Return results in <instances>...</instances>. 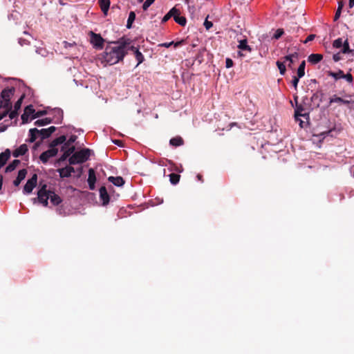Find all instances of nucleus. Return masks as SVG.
Masks as SVG:
<instances>
[{
    "mask_svg": "<svg viewBox=\"0 0 354 354\" xmlns=\"http://www.w3.org/2000/svg\"><path fill=\"white\" fill-rule=\"evenodd\" d=\"M98 3L102 12L106 15L110 7V0H99Z\"/></svg>",
    "mask_w": 354,
    "mask_h": 354,
    "instance_id": "obj_22",
    "label": "nucleus"
},
{
    "mask_svg": "<svg viewBox=\"0 0 354 354\" xmlns=\"http://www.w3.org/2000/svg\"><path fill=\"white\" fill-rule=\"evenodd\" d=\"M341 53L344 54L350 53L354 56V50L350 49L348 41L347 39L344 41Z\"/></svg>",
    "mask_w": 354,
    "mask_h": 354,
    "instance_id": "obj_27",
    "label": "nucleus"
},
{
    "mask_svg": "<svg viewBox=\"0 0 354 354\" xmlns=\"http://www.w3.org/2000/svg\"><path fill=\"white\" fill-rule=\"evenodd\" d=\"M326 73L328 76L333 77L335 81L343 79L344 71L341 69H339L336 72L328 71Z\"/></svg>",
    "mask_w": 354,
    "mask_h": 354,
    "instance_id": "obj_18",
    "label": "nucleus"
},
{
    "mask_svg": "<svg viewBox=\"0 0 354 354\" xmlns=\"http://www.w3.org/2000/svg\"><path fill=\"white\" fill-rule=\"evenodd\" d=\"M24 96H21L15 104L14 110L19 111L21 106Z\"/></svg>",
    "mask_w": 354,
    "mask_h": 354,
    "instance_id": "obj_41",
    "label": "nucleus"
},
{
    "mask_svg": "<svg viewBox=\"0 0 354 354\" xmlns=\"http://www.w3.org/2000/svg\"><path fill=\"white\" fill-rule=\"evenodd\" d=\"M66 140V137L65 136H61L55 139H54L50 144L49 145L50 148H56V147L59 145L64 143Z\"/></svg>",
    "mask_w": 354,
    "mask_h": 354,
    "instance_id": "obj_24",
    "label": "nucleus"
},
{
    "mask_svg": "<svg viewBox=\"0 0 354 354\" xmlns=\"http://www.w3.org/2000/svg\"><path fill=\"white\" fill-rule=\"evenodd\" d=\"M174 21L182 26H185L187 23L186 18L183 16H175Z\"/></svg>",
    "mask_w": 354,
    "mask_h": 354,
    "instance_id": "obj_37",
    "label": "nucleus"
},
{
    "mask_svg": "<svg viewBox=\"0 0 354 354\" xmlns=\"http://www.w3.org/2000/svg\"><path fill=\"white\" fill-rule=\"evenodd\" d=\"M343 79H345L348 83H352L353 80V76L350 73H348L346 74L344 73Z\"/></svg>",
    "mask_w": 354,
    "mask_h": 354,
    "instance_id": "obj_45",
    "label": "nucleus"
},
{
    "mask_svg": "<svg viewBox=\"0 0 354 354\" xmlns=\"http://www.w3.org/2000/svg\"><path fill=\"white\" fill-rule=\"evenodd\" d=\"M173 44H174V41H171V42H169V43H163V44H160V46H161L166 47V48H168V47H169L170 46H171Z\"/></svg>",
    "mask_w": 354,
    "mask_h": 354,
    "instance_id": "obj_55",
    "label": "nucleus"
},
{
    "mask_svg": "<svg viewBox=\"0 0 354 354\" xmlns=\"http://www.w3.org/2000/svg\"><path fill=\"white\" fill-rule=\"evenodd\" d=\"M348 6L350 8L354 6V0H349Z\"/></svg>",
    "mask_w": 354,
    "mask_h": 354,
    "instance_id": "obj_58",
    "label": "nucleus"
},
{
    "mask_svg": "<svg viewBox=\"0 0 354 354\" xmlns=\"http://www.w3.org/2000/svg\"><path fill=\"white\" fill-rule=\"evenodd\" d=\"M297 99L298 97L297 95L294 96V100L296 102L295 118L296 121L299 122L300 127L303 128L304 127L305 122L301 119V117L304 118L308 122L309 119V111L304 104L297 103Z\"/></svg>",
    "mask_w": 354,
    "mask_h": 354,
    "instance_id": "obj_3",
    "label": "nucleus"
},
{
    "mask_svg": "<svg viewBox=\"0 0 354 354\" xmlns=\"http://www.w3.org/2000/svg\"><path fill=\"white\" fill-rule=\"evenodd\" d=\"M344 6V3L342 1H338V7H337V9L336 10V12H335V15L334 17L335 21H337L339 18L341 13H342V10Z\"/></svg>",
    "mask_w": 354,
    "mask_h": 354,
    "instance_id": "obj_32",
    "label": "nucleus"
},
{
    "mask_svg": "<svg viewBox=\"0 0 354 354\" xmlns=\"http://www.w3.org/2000/svg\"><path fill=\"white\" fill-rule=\"evenodd\" d=\"M113 142L118 146H120L122 144V141L119 140H113Z\"/></svg>",
    "mask_w": 354,
    "mask_h": 354,
    "instance_id": "obj_59",
    "label": "nucleus"
},
{
    "mask_svg": "<svg viewBox=\"0 0 354 354\" xmlns=\"http://www.w3.org/2000/svg\"><path fill=\"white\" fill-rule=\"evenodd\" d=\"M169 143L174 147H179L183 145V140L181 137L177 136L170 140Z\"/></svg>",
    "mask_w": 354,
    "mask_h": 354,
    "instance_id": "obj_29",
    "label": "nucleus"
},
{
    "mask_svg": "<svg viewBox=\"0 0 354 354\" xmlns=\"http://www.w3.org/2000/svg\"><path fill=\"white\" fill-rule=\"evenodd\" d=\"M135 19H136V14H135V12L133 11L130 12L129 15L128 19H127V28H131L132 24L135 21Z\"/></svg>",
    "mask_w": 354,
    "mask_h": 354,
    "instance_id": "obj_35",
    "label": "nucleus"
},
{
    "mask_svg": "<svg viewBox=\"0 0 354 354\" xmlns=\"http://www.w3.org/2000/svg\"><path fill=\"white\" fill-rule=\"evenodd\" d=\"M28 151V147L26 145L24 144L16 149L13 153L12 156L15 158L19 157L21 156L24 155Z\"/></svg>",
    "mask_w": 354,
    "mask_h": 354,
    "instance_id": "obj_14",
    "label": "nucleus"
},
{
    "mask_svg": "<svg viewBox=\"0 0 354 354\" xmlns=\"http://www.w3.org/2000/svg\"><path fill=\"white\" fill-rule=\"evenodd\" d=\"M88 183L89 186V189L91 190H93L95 189V183L96 181V177L95 171L93 169H89L88 170Z\"/></svg>",
    "mask_w": 354,
    "mask_h": 354,
    "instance_id": "obj_12",
    "label": "nucleus"
},
{
    "mask_svg": "<svg viewBox=\"0 0 354 354\" xmlns=\"http://www.w3.org/2000/svg\"><path fill=\"white\" fill-rule=\"evenodd\" d=\"M20 163L19 160H14L6 168V172H11L15 169L17 165Z\"/></svg>",
    "mask_w": 354,
    "mask_h": 354,
    "instance_id": "obj_31",
    "label": "nucleus"
},
{
    "mask_svg": "<svg viewBox=\"0 0 354 354\" xmlns=\"http://www.w3.org/2000/svg\"><path fill=\"white\" fill-rule=\"evenodd\" d=\"M129 49H131L133 51H134L136 59L138 61L137 66H138L139 64L142 63L143 61H144V56L142 54V53L138 49L135 48L134 46H129Z\"/></svg>",
    "mask_w": 354,
    "mask_h": 354,
    "instance_id": "obj_23",
    "label": "nucleus"
},
{
    "mask_svg": "<svg viewBox=\"0 0 354 354\" xmlns=\"http://www.w3.org/2000/svg\"><path fill=\"white\" fill-rule=\"evenodd\" d=\"M100 197L102 202L103 205H106L109 202V195L107 193L106 189L105 187H102L100 189Z\"/></svg>",
    "mask_w": 354,
    "mask_h": 354,
    "instance_id": "obj_13",
    "label": "nucleus"
},
{
    "mask_svg": "<svg viewBox=\"0 0 354 354\" xmlns=\"http://www.w3.org/2000/svg\"><path fill=\"white\" fill-rule=\"evenodd\" d=\"M90 156V149H83L74 153L68 159L70 165H76L86 161Z\"/></svg>",
    "mask_w": 354,
    "mask_h": 354,
    "instance_id": "obj_4",
    "label": "nucleus"
},
{
    "mask_svg": "<svg viewBox=\"0 0 354 354\" xmlns=\"http://www.w3.org/2000/svg\"><path fill=\"white\" fill-rule=\"evenodd\" d=\"M7 127H8V125L4 124L3 123L0 124V133L5 131L6 130Z\"/></svg>",
    "mask_w": 354,
    "mask_h": 354,
    "instance_id": "obj_54",
    "label": "nucleus"
},
{
    "mask_svg": "<svg viewBox=\"0 0 354 354\" xmlns=\"http://www.w3.org/2000/svg\"><path fill=\"white\" fill-rule=\"evenodd\" d=\"M283 34V30L282 29H278L276 32L274 33L273 37L276 39H278L281 37V35Z\"/></svg>",
    "mask_w": 354,
    "mask_h": 354,
    "instance_id": "obj_47",
    "label": "nucleus"
},
{
    "mask_svg": "<svg viewBox=\"0 0 354 354\" xmlns=\"http://www.w3.org/2000/svg\"><path fill=\"white\" fill-rule=\"evenodd\" d=\"M239 55L241 57L243 56V54L241 51L239 52Z\"/></svg>",
    "mask_w": 354,
    "mask_h": 354,
    "instance_id": "obj_63",
    "label": "nucleus"
},
{
    "mask_svg": "<svg viewBox=\"0 0 354 354\" xmlns=\"http://www.w3.org/2000/svg\"><path fill=\"white\" fill-rule=\"evenodd\" d=\"M315 37V35H310L307 37V38L306 39V40L304 41V44H306L309 41H313Z\"/></svg>",
    "mask_w": 354,
    "mask_h": 354,
    "instance_id": "obj_51",
    "label": "nucleus"
},
{
    "mask_svg": "<svg viewBox=\"0 0 354 354\" xmlns=\"http://www.w3.org/2000/svg\"><path fill=\"white\" fill-rule=\"evenodd\" d=\"M169 13L171 15V17H174V19H175V16L180 15V12L179 10L176 9L175 7L172 8L169 11Z\"/></svg>",
    "mask_w": 354,
    "mask_h": 354,
    "instance_id": "obj_40",
    "label": "nucleus"
},
{
    "mask_svg": "<svg viewBox=\"0 0 354 354\" xmlns=\"http://www.w3.org/2000/svg\"><path fill=\"white\" fill-rule=\"evenodd\" d=\"M37 183V175L34 174L32 177L28 180L26 185H24L23 192L25 194H30L33 189L36 187Z\"/></svg>",
    "mask_w": 354,
    "mask_h": 354,
    "instance_id": "obj_7",
    "label": "nucleus"
},
{
    "mask_svg": "<svg viewBox=\"0 0 354 354\" xmlns=\"http://www.w3.org/2000/svg\"><path fill=\"white\" fill-rule=\"evenodd\" d=\"M155 1V0H146L145 1V3H143L142 5V9L144 10H147L148 9V8L153 3V2Z\"/></svg>",
    "mask_w": 354,
    "mask_h": 354,
    "instance_id": "obj_43",
    "label": "nucleus"
},
{
    "mask_svg": "<svg viewBox=\"0 0 354 354\" xmlns=\"http://www.w3.org/2000/svg\"><path fill=\"white\" fill-rule=\"evenodd\" d=\"M343 44H344V42L342 41V39L338 38V39L334 40V41L333 43V46L335 48H339L342 47Z\"/></svg>",
    "mask_w": 354,
    "mask_h": 354,
    "instance_id": "obj_39",
    "label": "nucleus"
},
{
    "mask_svg": "<svg viewBox=\"0 0 354 354\" xmlns=\"http://www.w3.org/2000/svg\"><path fill=\"white\" fill-rule=\"evenodd\" d=\"M27 174V171L25 169H21L18 172L17 178L14 180L13 184L15 186H19L21 182L24 180Z\"/></svg>",
    "mask_w": 354,
    "mask_h": 354,
    "instance_id": "obj_15",
    "label": "nucleus"
},
{
    "mask_svg": "<svg viewBox=\"0 0 354 354\" xmlns=\"http://www.w3.org/2000/svg\"><path fill=\"white\" fill-rule=\"evenodd\" d=\"M55 130L56 128L54 126H51L48 129L39 130L38 135L41 137V140H44L50 136Z\"/></svg>",
    "mask_w": 354,
    "mask_h": 354,
    "instance_id": "obj_11",
    "label": "nucleus"
},
{
    "mask_svg": "<svg viewBox=\"0 0 354 354\" xmlns=\"http://www.w3.org/2000/svg\"><path fill=\"white\" fill-rule=\"evenodd\" d=\"M238 48L242 50H247L250 52L251 48L248 45V42L246 39H243L239 41L238 45Z\"/></svg>",
    "mask_w": 354,
    "mask_h": 354,
    "instance_id": "obj_30",
    "label": "nucleus"
},
{
    "mask_svg": "<svg viewBox=\"0 0 354 354\" xmlns=\"http://www.w3.org/2000/svg\"><path fill=\"white\" fill-rule=\"evenodd\" d=\"M213 26V24L212 21H209L207 20V17L204 21V26L205 27L206 30H209Z\"/></svg>",
    "mask_w": 354,
    "mask_h": 354,
    "instance_id": "obj_48",
    "label": "nucleus"
},
{
    "mask_svg": "<svg viewBox=\"0 0 354 354\" xmlns=\"http://www.w3.org/2000/svg\"><path fill=\"white\" fill-rule=\"evenodd\" d=\"M225 66L227 68L232 67L233 66V61L230 58H227L226 61H225Z\"/></svg>",
    "mask_w": 354,
    "mask_h": 354,
    "instance_id": "obj_49",
    "label": "nucleus"
},
{
    "mask_svg": "<svg viewBox=\"0 0 354 354\" xmlns=\"http://www.w3.org/2000/svg\"><path fill=\"white\" fill-rule=\"evenodd\" d=\"M109 181L112 183L114 185L120 187L124 184V180L121 176H110L108 178Z\"/></svg>",
    "mask_w": 354,
    "mask_h": 354,
    "instance_id": "obj_20",
    "label": "nucleus"
},
{
    "mask_svg": "<svg viewBox=\"0 0 354 354\" xmlns=\"http://www.w3.org/2000/svg\"><path fill=\"white\" fill-rule=\"evenodd\" d=\"M333 60H334L335 62H337L339 61V60L342 59V57H341V52L337 53H336V54L333 55Z\"/></svg>",
    "mask_w": 354,
    "mask_h": 354,
    "instance_id": "obj_50",
    "label": "nucleus"
},
{
    "mask_svg": "<svg viewBox=\"0 0 354 354\" xmlns=\"http://www.w3.org/2000/svg\"><path fill=\"white\" fill-rule=\"evenodd\" d=\"M169 181L172 185H176L179 180L180 176L177 174L172 173L169 176Z\"/></svg>",
    "mask_w": 354,
    "mask_h": 354,
    "instance_id": "obj_36",
    "label": "nucleus"
},
{
    "mask_svg": "<svg viewBox=\"0 0 354 354\" xmlns=\"http://www.w3.org/2000/svg\"><path fill=\"white\" fill-rule=\"evenodd\" d=\"M69 141H70V142H74V141H75V139H74V138H71V139L69 140Z\"/></svg>",
    "mask_w": 354,
    "mask_h": 354,
    "instance_id": "obj_64",
    "label": "nucleus"
},
{
    "mask_svg": "<svg viewBox=\"0 0 354 354\" xmlns=\"http://www.w3.org/2000/svg\"><path fill=\"white\" fill-rule=\"evenodd\" d=\"M323 59V56L321 54H311L308 57V61L313 64H316L319 63Z\"/></svg>",
    "mask_w": 354,
    "mask_h": 354,
    "instance_id": "obj_25",
    "label": "nucleus"
},
{
    "mask_svg": "<svg viewBox=\"0 0 354 354\" xmlns=\"http://www.w3.org/2000/svg\"><path fill=\"white\" fill-rule=\"evenodd\" d=\"M35 113V109L32 105L27 106L24 111V113L21 115V120L24 124L27 123L29 120V117L30 115H33Z\"/></svg>",
    "mask_w": 354,
    "mask_h": 354,
    "instance_id": "obj_9",
    "label": "nucleus"
},
{
    "mask_svg": "<svg viewBox=\"0 0 354 354\" xmlns=\"http://www.w3.org/2000/svg\"><path fill=\"white\" fill-rule=\"evenodd\" d=\"M75 151V147L72 146L69 147L68 149H66L64 153L61 156V157L59 158V162H63L67 159Z\"/></svg>",
    "mask_w": 354,
    "mask_h": 354,
    "instance_id": "obj_26",
    "label": "nucleus"
},
{
    "mask_svg": "<svg viewBox=\"0 0 354 354\" xmlns=\"http://www.w3.org/2000/svg\"><path fill=\"white\" fill-rule=\"evenodd\" d=\"M46 111H39L37 112L35 111V113L32 116L31 119L33 120V119L41 117V116H43L44 115H46Z\"/></svg>",
    "mask_w": 354,
    "mask_h": 354,
    "instance_id": "obj_42",
    "label": "nucleus"
},
{
    "mask_svg": "<svg viewBox=\"0 0 354 354\" xmlns=\"http://www.w3.org/2000/svg\"><path fill=\"white\" fill-rule=\"evenodd\" d=\"M171 17V15H170L169 12H167V14L163 17V18H162V23H165V22H166V21H168Z\"/></svg>",
    "mask_w": 354,
    "mask_h": 354,
    "instance_id": "obj_52",
    "label": "nucleus"
},
{
    "mask_svg": "<svg viewBox=\"0 0 354 354\" xmlns=\"http://www.w3.org/2000/svg\"><path fill=\"white\" fill-rule=\"evenodd\" d=\"M319 94L317 93H314L311 97V100L313 101L319 98Z\"/></svg>",
    "mask_w": 354,
    "mask_h": 354,
    "instance_id": "obj_56",
    "label": "nucleus"
},
{
    "mask_svg": "<svg viewBox=\"0 0 354 354\" xmlns=\"http://www.w3.org/2000/svg\"><path fill=\"white\" fill-rule=\"evenodd\" d=\"M279 70V73L281 75H283L285 73H286V66L284 64V62H280V61H277V63H276Z\"/></svg>",
    "mask_w": 354,
    "mask_h": 354,
    "instance_id": "obj_38",
    "label": "nucleus"
},
{
    "mask_svg": "<svg viewBox=\"0 0 354 354\" xmlns=\"http://www.w3.org/2000/svg\"><path fill=\"white\" fill-rule=\"evenodd\" d=\"M3 108L4 109V103L0 99V109Z\"/></svg>",
    "mask_w": 354,
    "mask_h": 354,
    "instance_id": "obj_60",
    "label": "nucleus"
},
{
    "mask_svg": "<svg viewBox=\"0 0 354 354\" xmlns=\"http://www.w3.org/2000/svg\"><path fill=\"white\" fill-rule=\"evenodd\" d=\"M57 171L61 178H68L71 176L72 173L75 172V169L71 166H66L64 168L58 169Z\"/></svg>",
    "mask_w": 354,
    "mask_h": 354,
    "instance_id": "obj_10",
    "label": "nucleus"
},
{
    "mask_svg": "<svg viewBox=\"0 0 354 354\" xmlns=\"http://www.w3.org/2000/svg\"><path fill=\"white\" fill-rule=\"evenodd\" d=\"M22 41H25V40H23L22 39H19V44H20L21 45H23Z\"/></svg>",
    "mask_w": 354,
    "mask_h": 354,
    "instance_id": "obj_62",
    "label": "nucleus"
},
{
    "mask_svg": "<svg viewBox=\"0 0 354 354\" xmlns=\"http://www.w3.org/2000/svg\"><path fill=\"white\" fill-rule=\"evenodd\" d=\"M300 78L301 77H299V76H293L292 77V84L295 90L297 88V85Z\"/></svg>",
    "mask_w": 354,
    "mask_h": 354,
    "instance_id": "obj_44",
    "label": "nucleus"
},
{
    "mask_svg": "<svg viewBox=\"0 0 354 354\" xmlns=\"http://www.w3.org/2000/svg\"><path fill=\"white\" fill-rule=\"evenodd\" d=\"M57 111V113L61 115V117L62 118L63 117V112H62V111H61L60 109H58Z\"/></svg>",
    "mask_w": 354,
    "mask_h": 354,
    "instance_id": "obj_61",
    "label": "nucleus"
},
{
    "mask_svg": "<svg viewBox=\"0 0 354 354\" xmlns=\"http://www.w3.org/2000/svg\"><path fill=\"white\" fill-rule=\"evenodd\" d=\"M57 152L58 149L57 148H50L40 155L39 159L43 163H46L49 158L55 156Z\"/></svg>",
    "mask_w": 354,
    "mask_h": 354,
    "instance_id": "obj_8",
    "label": "nucleus"
},
{
    "mask_svg": "<svg viewBox=\"0 0 354 354\" xmlns=\"http://www.w3.org/2000/svg\"><path fill=\"white\" fill-rule=\"evenodd\" d=\"M38 133H39V129H37L36 128L30 129L29 130V134H30L29 142H34L36 140L37 136H39Z\"/></svg>",
    "mask_w": 354,
    "mask_h": 354,
    "instance_id": "obj_28",
    "label": "nucleus"
},
{
    "mask_svg": "<svg viewBox=\"0 0 354 354\" xmlns=\"http://www.w3.org/2000/svg\"><path fill=\"white\" fill-rule=\"evenodd\" d=\"M15 88L13 87L3 89L1 93V100L4 103L5 111L0 113V120L4 118L12 109L10 99L13 96Z\"/></svg>",
    "mask_w": 354,
    "mask_h": 354,
    "instance_id": "obj_2",
    "label": "nucleus"
},
{
    "mask_svg": "<svg viewBox=\"0 0 354 354\" xmlns=\"http://www.w3.org/2000/svg\"><path fill=\"white\" fill-rule=\"evenodd\" d=\"M8 115H9V118H10V119H14V118H17V115H18V111H16V110H12V109H11V110L8 112Z\"/></svg>",
    "mask_w": 354,
    "mask_h": 354,
    "instance_id": "obj_46",
    "label": "nucleus"
},
{
    "mask_svg": "<svg viewBox=\"0 0 354 354\" xmlns=\"http://www.w3.org/2000/svg\"><path fill=\"white\" fill-rule=\"evenodd\" d=\"M52 120L50 118H46L44 119L37 120V121L35 122V124L40 127L47 125L48 124H50Z\"/></svg>",
    "mask_w": 354,
    "mask_h": 354,
    "instance_id": "obj_34",
    "label": "nucleus"
},
{
    "mask_svg": "<svg viewBox=\"0 0 354 354\" xmlns=\"http://www.w3.org/2000/svg\"><path fill=\"white\" fill-rule=\"evenodd\" d=\"M63 44H64V48H69V47H72V46H73L74 45H75V42H73V43H69V42H67V41H64V43H63Z\"/></svg>",
    "mask_w": 354,
    "mask_h": 354,
    "instance_id": "obj_53",
    "label": "nucleus"
},
{
    "mask_svg": "<svg viewBox=\"0 0 354 354\" xmlns=\"http://www.w3.org/2000/svg\"><path fill=\"white\" fill-rule=\"evenodd\" d=\"M305 66H306V62L302 61L297 68V76H299V77H303L304 76Z\"/></svg>",
    "mask_w": 354,
    "mask_h": 354,
    "instance_id": "obj_33",
    "label": "nucleus"
},
{
    "mask_svg": "<svg viewBox=\"0 0 354 354\" xmlns=\"http://www.w3.org/2000/svg\"><path fill=\"white\" fill-rule=\"evenodd\" d=\"M284 62H288V67L292 69V64L295 62V59H298V53H295L292 54H290L283 57Z\"/></svg>",
    "mask_w": 354,
    "mask_h": 354,
    "instance_id": "obj_16",
    "label": "nucleus"
},
{
    "mask_svg": "<svg viewBox=\"0 0 354 354\" xmlns=\"http://www.w3.org/2000/svg\"><path fill=\"white\" fill-rule=\"evenodd\" d=\"M111 45H108L102 54V62L109 65L115 64L122 61L124 56L129 50V40L120 39L116 41L111 42Z\"/></svg>",
    "mask_w": 354,
    "mask_h": 354,
    "instance_id": "obj_1",
    "label": "nucleus"
},
{
    "mask_svg": "<svg viewBox=\"0 0 354 354\" xmlns=\"http://www.w3.org/2000/svg\"><path fill=\"white\" fill-rule=\"evenodd\" d=\"M50 194V190L47 189V185L40 184L39 189L37 192V200L39 203L46 207L48 204V199Z\"/></svg>",
    "mask_w": 354,
    "mask_h": 354,
    "instance_id": "obj_5",
    "label": "nucleus"
},
{
    "mask_svg": "<svg viewBox=\"0 0 354 354\" xmlns=\"http://www.w3.org/2000/svg\"><path fill=\"white\" fill-rule=\"evenodd\" d=\"M183 43V40H181L180 41L176 42V43L174 42L173 44L174 45L175 47H177V46H179L180 45H181Z\"/></svg>",
    "mask_w": 354,
    "mask_h": 354,
    "instance_id": "obj_57",
    "label": "nucleus"
},
{
    "mask_svg": "<svg viewBox=\"0 0 354 354\" xmlns=\"http://www.w3.org/2000/svg\"><path fill=\"white\" fill-rule=\"evenodd\" d=\"M333 103H342L344 104H348L351 103L350 100H344L340 97H337V95H333L332 97L330 98L329 100V105L332 104Z\"/></svg>",
    "mask_w": 354,
    "mask_h": 354,
    "instance_id": "obj_21",
    "label": "nucleus"
},
{
    "mask_svg": "<svg viewBox=\"0 0 354 354\" xmlns=\"http://www.w3.org/2000/svg\"><path fill=\"white\" fill-rule=\"evenodd\" d=\"M91 35V43L93 44L94 48L97 49H102L104 46V39L101 37L100 34H96L93 32H90Z\"/></svg>",
    "mask_w": 354,
    "mask_h": 354,
    "instance_id": "obj_6",
    "label": "nucleus"
},
{
    "mask_svg": "<svg viewBox=\"0 0 354 354\" xmlns=\"http://www.w3.org/2000/svg\"><path fill=\"white\" fill-rule=\"evenodd\" d=\"M49 199L53 205H58L62 202L61 197L53 191H50Z\"/></svg>",
    "mask_w": 354,
    "mask_h": 354,
    "instance_id": "obj_17",
    "label": "nucleus"
},
{
    "mask_svg": "<svg viewBox=\"0 0 354 354\" xmlns=\"http://www.w3.org/2000/svg\"><path fill=\"white\" fill-rule=\"evenodd\" d=\"M10 156V152L9 149H6L5 151L0 154V168L4 166Z\"/></svg>",
    "mask_w": 354,
    "mask_h": 354,
    "instance_id": "obj_19",
    "label": "nucleus"
}]
</instances>
